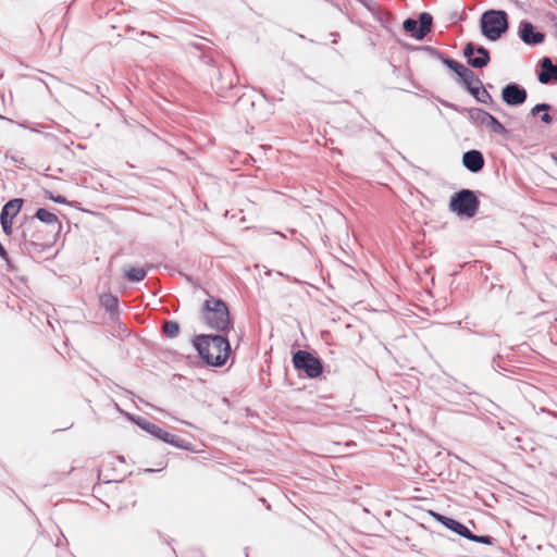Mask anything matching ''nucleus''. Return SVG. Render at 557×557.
Segmentation results:
<instances>
[{"mask_svg": "<svg viewBox=\"0 0 557 557\" xmlns=\"http://www.w3.org/2000/svg\"><path fill=\"white\" fill-rule=\"evenodd\" d=\"M35 218L46 224H53L58 222L57 215L44 208L37 210Z\"/></svg>", "mask_w": 557, "mask_h": 557, "instance_id": "nucleus-19", "label": "nucleus"}, {"mask_svg": "<svg viewBox=\"0 0 557 557\" xmlns=\"http://www.w3.org/2000/svg\"><path fill=\"white\" fill-rule=\"evenodd\" d=\"M550 109V106L547 104V103H539L536 106H534L532 109H531V114L533 116L537 115L540 112H548V110Z\"/></svg>", "mask_w": 557, "mask_h": 557, "instance_id": "nucleus-26", "label": "nucleus"}, {"mask_svg": "<svg viewBox=\"0 0 557 557\" xmlns=\"http://www.w3.org/2000/svg\"><path fill=\"white\" fill-rule=\"evenodd\" d=\"M100 304L107 311H109L110 313H114L117 310L119 300L112 294H103L100 297Z\"/></svg>", "mask_w": 557, "mask_h": 557, "instance_id": "nucleus-14", "label": "nucleus"}, {"mask_svg": "<svg viewBox=\"0 0 557 557\" xmlns=\"http://www.w3.org/2000/svg\"><path fill=\"white\" fill-rule=\"evenodd\" d=\"M491 115L492 114H490L488 112H486L482 109H479V108H473L469 111L470 119L476 123L482 124V125L486 124V122Z\"/></svg>", "mask_w": 557, "mask_h": 557, "instance_id": "nucleus-17", "label": "nucleus"}, {"mask_svg": "<svg viewBox=\"0 0 557 557\" xmlns=\"http://www.w3.org/2000/svg\"><path fill=\"white\" fill-rule=\"evenodd\" d=\"M435 519L441 522L443 525L446 527L447 520H451V518H448L446 516L440 515V513H433Z\"/></svg>", "mask_w": 557, "mask_h": 557, "instance_id": "nucleus-28", "label": "nucleus"}, {"mask_svg": "<svg viewBox=\"0 0 557 557\" xmlns=\"http://www.w3.org/2000/svg\"><path fill=\"white\" fill-rule=\"evenodd\" d=\"M479 205L472 190L461 189L450 198L449 210L460 216L473 218L478 212Z\"/></svg>", "mask_w": 557, "mask_h": 557, "instance_id": "nucleus-4", "label": "nucleus"}, {"mask_svg": "<svg viewBox=\"0 0 557 557\" xmlns=\"http://www.w3.org/2000/svg\"><path fill=\"white\" fill-rule=\"evenodd\" d=\"M443 63L447 67L453 70L459 77H461V75L465 74V72L468 70V67L465 66L463 64L457 62L456 60L449 59V58L443 59Z\"/></svg>", "mask_w": 557, "mask_h": 557, "instance_id": "nucleus-21", "label": "nucleus"}, {"mask_svg": "<svg viewBox=\"0 0 557 557\" xmlns=\"http://www.w3.org/2000/svg\"><path fill=\"white\" fill-rule=\"evenodd\" d=\"M135 423L156 438H159L168 444H171L175 447L183 448L186 450L190 449V444L186 443L184 440L177 437L174 434H171L164 430H162L160 426H158L154 423L149 422L145 418H137L134 419Z\"/></svg>", "mask_w": 557, "mask_h": 557, "instance_id": "nucleus-5", "label": "nucleus"}, {"mask_svg": "<svg viewBox=\"0 0 557 557\" xmlns=\"http://www.w3.org/2000/svg\"><path fill=\"white\" fill-rule=\"evenodd\" d=\"M462 79L463 85L467 89L470 87H473L474 85H482L481 79L478 77V75L470 69H468L465 74L460 77Z\"/></svg>", "mask_w": 557, "mask_h": 557, "instance_id": "nucleus-16", "label": "nucleus"}, {"mask_svg": "<svg viewBox=\"0 0 557 557\" xmlns=\"http://www.w3.org/2000/svg\"><path fill=\"white\" fill-rule=\"evenodd\" d=\"M446 528L466 539L471 535V531L466 525L453 518L447 520Z\"/></svg>", "mask_w": 557, "mask_h": 557, "instance_id": "nucleus-15", "label": "nucleus"}, {"mask_svg": "<svg viewBox=\"0 0 557 557\" xmlns=\"http://www.w3.org/2000/svg\"><path fill=\"white\" fill-rule=\"evenodd\" d=\"M482 89H483V84L474 85L473 87H470L468 89V91L476 99V97H479V94L481 92Z\"/></svg>", "mask_w": 557, "mask_h": 557, "instance_id": "nucleus-27", "label": "nucleus"}, {"mask_svg": "<svg viewBox=\"0 0 557 557\" xmlns=\"http://www.w3.org/2000/svg\"><path fill=\"white\" fill-rule=\"evenodd\" d=\"M293 362L296 369L304 371L309 377H318L323 367L321 361L306 350H298L293 356Z\"/></svg>", "mask_w": 557, "mask_h": 557, "instance_id": "nucleus-6", "label": "nucleus"}, {"mask_svg": "<svg viewBox=\"0 0 557 557\" xmlns=\"http://www.w3.org/2000/svg\"><path fill=\"white\" fill-rule=\"evenodd\" d=\"M468 540L476 542V543L487 544V545H491L492 541H493V539L488 535H475L472 532H471V535L468 537Z\"/></svg>", "mask_w": 557, "mask_h": 557, "instance_id": "nucleus-23", "label": "nucleus"}, {"mask_svg": "<svg viewBox=\"0 0 557 557\" xmlns=\"http://www.w3.org/2000/svg\"><path fill=\"white\" fill-rule=\"evenodd\" d=\"M463 57L467 59L468 64L475 69H482L491 61L488 50L483 46H475L473 42H468L465 46Z\"/></svg>", "mask_w": 557, "mask_h": 557, "instance_id": "nucleus-8", "label": "nucleus"}, {"mask_svg": "<svg viewBox=\"0 0 557 557\" xmlns=\"http://www.w3.org/2000/svg\"><path fill=\"white\" fill-rule=\"evenodd\" d=\"M163 332L168 337L174 338L180 333V325L174 321H165L163 323Z\"/></svg>", "mask_w": 557, "mask_h": 557, "instance_id": "nucleus-22", "label": "nucleus"}, {"mask_svg": "<svg viewBox=\"0 0 557 557\" xmlns=\"http://www.w3.org/2000/svg\"><path fill=\"white\" fill-rule=\"evenodd\" d=\"M49 199H51L52 201H54L57 203H66V199L61 195H58V196L49 195Z\"/></svg>", "mask_w": 557, "mask_h": 557, "instance_id": "nucleus-29", "label": "nucleus"}, {"mask_svg": "<svg viewBox=\"0 0 557 557\" xmlns=\"http://www.w3.org/2000/svg\"><path fill=\"white\" fill-rule=\"evenodd\" d=\"M194 346L203 361L213 367L223 366L231 355V345L222 335H198Z\"/></svg>", "mask_w": 557, "mask_h": 557, "instance_id": "nucleus-1", "label": "nucleus"}, {"mask_svg": "<svg viewBox=\"0 0 557 557\" xmlns=\"http://www.w3.org/2000/svg\"><path fill=\"white\" fill-rule=\"evenodd\" d=\"M519 38L528 46H536L544 41L545 35L535 30L531 22L522 21L519 25Z\"/></svg>", "mask_w": 557, "mask_h": 557, "instance_id": "nucleus-10", "label": "nucleus"}, {"mask_svg": "<svg viewBox=\"0 0 557 557\" xmlns=\"http://www.w3.org/2000/svg\"><path fill=\"white\" fill-rule=\"evenodd\" d=\"M476 100L481 103H484V104H490L493 102V98L492 96L490 95V92L486 90V89H482L481 92L479 94V97H476Z\"/></svg>", "mask_w": 557, "mask_h": 557, "instance_id": "nucleus-25", "label": "nucleus"}, {"mask_svg": "<svg viewBox=\"0 0 557 557\" xmlns=\"http://www.w3.org/2000/svg\"><path fill=\"white\" fill-rule=\"evenodd\" d=\"M527 97V90L517 83H510L502 90V99L508 106H520L525 102Z\"/></svg>", "mask_w": 557, "mask_h": 557, "instance_id": "nucleus-9", "label": "nucleus"}, {"mask_svg": "<svg viewBox=\"0 0 557 557\" xmlns=\"http://www.w3.org/2000/svg\"><path fill=\"white\" fill-rule=\"evenodd\" d=\"M0 223H1L3 232L7 235H11V233H12V224H13L12 223V219L11 218H5V216H0Z\"/></svg>", "mask_w": 557, "mask_h": 557, "instance_id": "nucleus-24", "label": "nucleus"}, {"mask_svg": "<svg viewBox=\"0 0 557 557\" xmlns=\"http://www.w3.org/2000/svg\"><path fill=\"white\" fill-rule=\"evenodd\" d=\"M462 163L470 172L478 173L484 166V158L479 150H469L463 153Z\"/></svg>", "mask_w": 557, "mask_h": 557, "instance_id": "nucleus-11", "label": "nucleus"}, {"mask_svg": "<svg viewBox=\"0 0 557 557\" xmlns=\"http://www.w3.org/2000/svg\"><path fill=\"white\" fill-rule=\"evenodd\" d=\"M552 120V116L547 112H544V114L541 115V121L545 124H549Z\"/></svg>", "mask_w": 557, "mask_h": 557, "instance_id": "nucleus-30", "label": "nucleus"}, {"mask_svg": "<svg viewBox=\"0 0 557 557\" xmlns=\"http://www.w3.org/2000/svg\"><path fill=\"white\" fill-rule=\"evenodd\" d=\"M542 71L539 74V81L542 84H548L553 81H557V65H554L549 58H543L541 60Z\"/></svg>", "mask_w": 557, "mask_h": 557, "instance_id": "nucleus-12", "label": "nucleus"}, {"mask_svg": "<svg viewBox=\"0 0 557 557\" xmlns=\"http://www.w3.org/2000/svg\"><path fill=\"white\" fill-rule=\"evenodd\" d=\"M508 29L507 13L502 10H490L481 16L482 34L490 40L496 41Z\"/></svg>", "mask_w": 557, "mask_h": 557, "instance_id": "nucleus-3", "label": "nucleus"}, {"mask_svg": "<svg viewBox=\"0 0 557 557\" xmlns=\"http://www.w3.org/2000/svg\"><path fill=\"white\" fill-rule=\"evenodd\" d=\"M22 205L23 200L17 198L8 201L2 208L0 216L11 218L13 220L20 212Z\"/></svg>", "mask_w": 557, "mask_h": 557, "instance_id": "nucleus-13", "label": "nucleus"}, {"mask_svg": "<svg viewBox=\"0 0 557 557\" xmlns=\"http://www.w3.org/2000/svg\"><path fill=\"white\" fill-rule=\"evenodd\" d=\"M203 320L207 325L218 332L226 333L232 327V321L226 304L218 298L210 297L203 304Z\"/></svg>", "mask_w": 557, "mask_h": 557, "instance_id": "nucleus-2", "label": "nucleus"}, {"mask_svg": "<svg viewBox=\"0 0 557 557\" xmlns=\"http://www.w3.org/2000/svg\"><path fill=\"white\" fill-rule=\"evenodd\" d=\"M433 17L430 13L423 12L419 15V20L407 18L404 21L403 27L407 33L418 40L423 39L430 32Z\"/></svg>", "mask_w": 557, "mask_h": 557, "instance_id": "nucleus-7", "label": "nucleus"}, {"mask_svg": "<svg viewBox=\"0 0 557 557\" xmlns=\"http://www.w3.org/2000/svg\"><path fill=\"white\" fill-rule=\"evenodd\" d=\"M485 126L488 128L490 132L495 134L506 135L508 133L505 126L493 115L490 116Z\"/></svg>", "mask_w": 557, "mask_h": 557, "instance_id": "nucleus-18", "label": "nucleus"}, {"mask_svg": "<svg viewBox=\"0 0 557 557\" xmlns=\"http://www.w3.org/2000/svg\"><path fill=\"white\" fill-rule=\"evenodd\" d=\"M146 270L143 268H131L125 271V276L131 282H140L146 277Z\"/></svg>", "mask_w": 557, "mask_h": 557, "instance_id": "nucleus-20", "label": "nucleus"}]
</instances>
